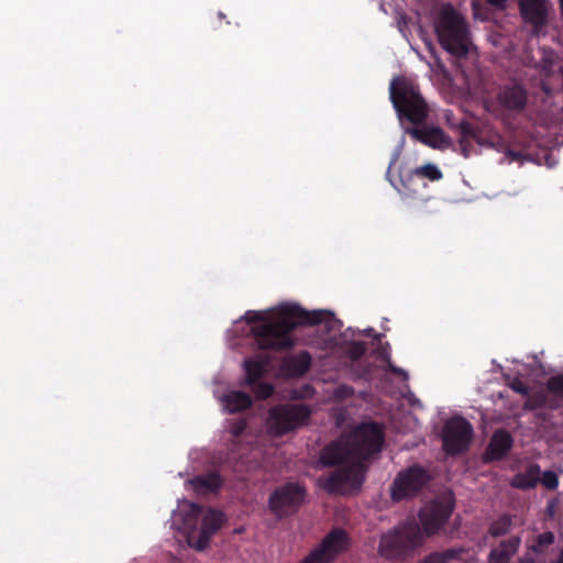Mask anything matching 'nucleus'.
I'll list each match as a JSON object with an SVG mask.
<instances>
[{"instance_id": "nucleus-7", "label": "nucleus", "mask_w": 563, "mask_h": 563, "mask_svg": "<svg viewBox=\"0 0 563 563\" xmlns=\"http://www.w3.org/2000/svg\"><path fill=\"white\" fill-rule=\"evenodd\" d=\"M311 416L305 404L277 405L269 409L266 427L271 435L282 437L303 426Z\"/></svg>"}, {"instance_id": "nucleus-10", "label": "nucleus", "mask_w": 563, "mask_h": 563, "mask_svg": "<svg viewBox=\"0 0 563 563\" xmlns=\"http://www.w3.org/2000/svg\"><path fill=\"white\" fill-rule=\"evenodd\" d=\"M563 406V374L552 375L545 382L544 388L533 390L523 408L532 411L537 409L559 410Z\"/></svg>"}, {"instance_id": "nucleus-30", "label": "nucleus", "mask_w": 563, "mask_h": 563, "mask_svg": "<svg viewBox=\"0 0 563 563\" xmlns=\"http://www.w3.org/2000/svg\"><path fill=\"white\" fill-rule=\"evenodd\" d=\"M252 387L253 393L260 399L269 398L274 394V386L269 383H263L256 380L254 384L250 385Z\"/></svg>"}, {"instance_id": "nucleus-9", "label": "nucleus", "mask_w": 563, "mask_h": 563, "mask_svg": "<svg viewBox=\"0 0 563 563\" xmlns=\"http://www.w3.org/2000/svg\"><path fill=\"white\" fill-rule=\"evenodd\" d=\"M430 481L428 472L420 465H412L399 472L395 477L390 496L395 501L411 498L418 495Z\"/></svg>"}, {"instance_id": "nucleus-29", "label": "nucleus", "mask_w": 563, "mask_h": 563, "mask_svg": "<svg viewBox=\"0 0 563 563\" xmlns=\"http://www.w3.org/2000/svg\"><path fill=\"white\" fill-rule=\"evenodd\" d=\"M554 540V533L551 531L540 533L536 539V543L531 547V550L536 553H543L544 549L551 545Z\"/></svg>"}, {"instance_id": "nucleus-11", "label": "nucleus", "mask_w": 563, "mask_h": 563, "mask_svg": "<svg viewBox=\"0 0 563 563\" xmlns=\"http://www.w3.org/2000/svg\"><path fill=\"white\" fill-rule=\"evenodd\" d=\"M349 544L347 533L341 528H334L299 563H332L340 553L349 549Z\"/></svg>"}, {"instance_id": "nucleus-14", "label": "nucleus", "mask_w": 563, "mask_h": 563, "mask_svg": "<svg viewBox=\"0 0 563 563\" xmlns=\"http://www.w3.org/2000/svg\"><path fill=\"white\" fill-rule=\"evenodd\" d=\"M518 7L523 22L531 26V35H544L552 9L551 0H518Z\"/></svg>"}, {"instance_id": "nucleus-16", "label": "nucleus", "mask_w": 563, "mask_h": 563, "mask_svg": "<svg viewBox=\"0 0 563 563\" xmlns=\"http://www.w3.org/2000/svg\"><path fill=\"white\" fill-rule=\"evenodd\" d=\"M497 102L508 114H521L528 104V90L523 84L511 81L500 87Z\"/></svg>"}, {"instance_id": "nucleus-40", "label": "nucleus", "mask_w": 563, "mask_h": 563, "mask_svg": "<svg viewBox=\"0 0 563 563\" xmlns=\"http://www.w3.org/2000/svg\"><path fill=\"white\" fill-rule=\"evenodd\" d=\"M561 15L563 16V0H559Z\"/></svg>"}, {"instance_id": "nucleus-41", "label": "nucleus", "mask_w": 563, "mask_h": 563, "mask_svg": "<svg viewBox=\"0 0 563 563\" xmlns=\"http://www.w3.org/2000/svg\"><path fill=\"white\" fill-rule=\"evenodd\" d=\"M373 331H374L373 329H368V330H366V332H365V333H366V335H372V332H373Z\"/></svg>"}, {"instance_id": "nucleus-38", "label": "nucleus", "mask_w": 563, "mask_h": 563, "mask_svg": "<svg viewBox=\"0 0 563 563\" xmlns=\"http://www.w3.org/2000/svg\"><path fill=\"white\" fill-rule=\"evenodd\" d=\"M518 563H536L533 558H521Z\"/></svg>"}, {"instance_id": "nucleus-32", "label": "nucleus", "mask_w": 563, "mask_h": 563, "mask_svg": "<svg viewBox=\"0 0 563 563\" xmlns=\"http://www.w3.org/2000/svg\"><path fill=\"white\" fill-rule=\"evenodd\" d=\"M509 387L517 394H520L526 397V400L529 399V396L532 395L533 391H530L528 385L522 382L520 378L516 377L509 384Z\"/></svg>"}, {"instance_id": "nucleus-15", "label": "nucleus", "mask_w": 563, "mask_h": 563, "mask_svg": "<svg viewBox=\"0 0 563 563\" xmlns=\"http://www.w3.org/2000/svg\"><path fill=\"white\" fill-rule=\"evenodd\" d=\"M398 161V154L394 153L386 172V178L389 180L391 186L399 192L404 198H421L423 190L427 188V183L419 177L415 169L400 170L399 183L396 184L390 178V170Z\"/></svg>"}, {"instance_id": "nucleus-2", "label": "nucleus", "mask_w": 563, "mask_h": 563, "mask_svg": "<svg viewBox=\"0 0 563 563\" xmlns=\"http://www.w3.org/2000/svg\"><path fill=\"white\" fill-rule=\"evenodd\" d=\"M251 327L255 344L260 350L286 351L294 346L291 332L301 325H323L329 333L339 332L342 322L327 310H306L299 305H283L276 316L266 319L261 311H247L244 317Z\"/></svg>"}, {"instance_id": "nucleus-33", "label": "nucleus", "mask_w": 563, "mask_h": 563, "mask_svg": "<svg viewBox=\"0 0 563 563\" xmlns=\"http://www.w3.org/2000/svg\"><path fill=\"white\" fill-rule=\"evenodd\" d=\"M366 343L362 341L352 342L349 349V353L353 360L361 358L366 353Z\"/></svg>"}, {"instance_id": "nucleus-27", "label": "nucleus", "mask_w": 563, "mask_h": 563, "mask_svg": "<svg viewBox=\"0 0 563 563\" xmlns=\"http://www.w3.org/2000/svg\"><path fill=\"white\" fill-rule=\"evenodd\" d=\"M511 526H512L511 516L508 514H505L490 523L488 532L493 537H501V536L507 534L510 531Z\"/></svg>"}, {"instance_id": "nucleus-25", "label": "nucleus", "mask_w": 563, "mask_h": 563, "mask_svg": "<svg viewBox=\"0 0 563 563\" xmlns=\"http://www.w3.org/2000/svg\"><path fill=\"white\" fill-rule=\"evenodd\" d=\"M464 551L465 550L461 547L435 551L428 554L420 563H449L452 560L459 559Z\"/></svg>"}, {"instance_id": "nucleus-6", "label": "nucleus", "mask_w": 563, "mask_h": 563, "mask_svg": "<svg viewBox=\"0 0 563 563\" xmlns=\"http://www.w3.org/2000/svg\"><path fill=\"white\" fill-rule=\"evenodd\" d=\"M423 543L420 526L407 520L384 534L379 541V553L388 560L405 558Z\"/></svg>"}, {"instance_id": "nucleus-26", "label": "nucleus", "mask_w": 563, "mask_h": 563, "mask_svg": "<svg viewBox=\"0 0 563 563\" xmlns=\"http://www.w3.org/2000/svg\"><path fill=\"white\" fill-rule=\"evenodd\" d=\"M460 132V140H473L478 144H482V131L478 125L471 123L467 120H463L457 124Z\"/></svg>"}, {"instance_id": "nucleus-39", "label": "nucleus", "mask_w": 563, "mask_h": 563, "mask_svg": "<svg viewBox=\"0 0 563 563\" xmlns=\"http://www.w3.org/2000/svg\"><path fill=\"white\" fill-rule=\"evenodd\" d=\"M551 563H563V555L560 553L559 559L556 561H553Z\"/></svg>"}, {"instance_id": "nucleus-5", "label": "nucleus", "mask_w": 563, "mask_h": 563, "mask_svg": "<svg viewBox=\"0 0 563 563\" xmlns=\"http://www.w3.org/2000/svg\"><path fill=\"white\" fill-rule=\"evenodd\" d=\"M183 512L188 544L197 551H203L211 537L221 528L223 514L216 509H208L203 514V507L195 503H189Z\"/></svg>"}, {"instance_id": "nucleus-19", "label": "nucleus", "mask_w": 563, "mask_h": 563, "mask_svg": "<svg viewBox=\"0 0 563 563\" xmlns=\"http://www.w3.org/2000/svg\"><path fill=\"white\" fill-rule=\"evenodd\" d=\"M311 367V355L307 351L289 356L284 361L283 368L290 377H301Z\"/></svg>"}, {"instance_id": "nucleus-34", "label": "nucleus", "mask_w": 563, "mask_h": 563, "mask_svg": "<svg viewBox=\"0 0 563 563\" xmlns=\"http://www.w3.org/2000/svg\"><path fill=\"white\" fill-rule=\"evenodd\" d=\"M247 428V422L245 419H238L233 421L230 426V433L234 438H239L243 434L245 429Z\"/></svg>"}, {"instance_id": "nucleus-12", "label": "nucleus", "mask_w": 563, "mask_h": 563, "mask_svg": "<svg viewBox=\"0 0 563 563\" xmlns=\"http://www.w3.org/2000/svg\"><path fill=\"white\" fill-rule=\"evenodd\" d=\"M472 438L473 427L463 417H453L443 427V449L449 455H457L466 451Z\"/></svg>"}, {"instance_id": "nucleus-31", "label": "nucleus", "mask_w": 563, "mask_h": 563, "mask_svg": "<svg viewBox=\"0 0 563 563\" xmlns=\"http://www.w3.org/2000/svg\"><path fill=\"white\" fill-rule=\"evenodd\" d=\"M539 482L549 490H555L559 487V477L553 471L543 472Z\"/></svg>"}, {"instance_id": "nucleus-23", "label": "nucleus", "mask_w": 563, "mask_h": 563, "mask_svg": "<svg viewBox=\"0 0 563 563\" xmlns=\"http://www.w3.org/2000/svg\"><path fill=\"white\" fill-rule=\"evenodd\" d=\"M222 402L230 413H235L250 408L252 398L245 391L232 390L223 396Z\"/></svg>"}, {"instance_id": "nucleus-36", "label": "nucleus", "mask_w": 563, "mask_h": 563, "mask_svg": "<svg viewBox=\"0 0 563 563\" xmlns=\"http://www.w3.org/2000/svg\"><path fill=\"white\" fill-rule=\"evenodd\" d=\"M387 368L389 372H391L393 374H395L397 376L402 377L404 379L408 378V373L405 369L394 365L390 361L387 364Z\"/></svg>"}, {"instance_id": "nucleus-42", "label": "nucleus", "mask_w": 563, "mask_h": 563, "mask_svg": "<svg viewBox=\"0 0 563 563\" xmlns=\"http://www.w3.org/2000/svg\"><path fill=\"white\" fill-rule=\"evenodd\" d=\"M218 15H219V18H220V19L225 18V15H224L222 12H219V14H218Z\"/></svg>"}, {"instance_id": "nucleus-13", "label": "nucleus", "mask_w": 563, "mask_h": 563, "mask_svg": "<svg viewBox=\"0 0 563 563\" xmlns=\"http://www.w3.org/2000/svg\"><path fill=\"white\" fill-rule=\"evenodd\" d=\"M454 504L449 499H434L419 511L422 534L431 537L446 523L452 515Z\"/></svg>"}, {"instance_id": "nucleus-37", "label": "nucleus", "mask_w": 563, "mask_h": 563, "mask_svg": "<svg viewBox=\"0 0 563 563\" xmlns=\"http://www.w3.org/2000/svg\"><path fill=\"white\" fill-rule=\"evenodd\" d=\"M490 5L497 9H504L507 0H486Z\"/></svg>"}, {"instance_id": "nucleus-18", "label": "nucleus", "mask_w": 563, "mask_h": 563, "mask_svg": "<svg viewBox=\"0 0 563 563\" xmlns=\"http://www.w3.org/2000/svg\"><path fill=\"white\" fill-rule=\"evenodd\" d=\"M512 446L514 438L510 432L505 429L496 430L487 445L485 461L493 462L504 460L511 451Z\"/></svg>"}, {"instance_id": "nucleus-35", "label": "nucleus", "mask_w": 563, "mask_h": 563, "mask_svg": "<svg viewBox=\"0 0 563 563\" xmlns=\"http://www.w3.org/2000/svg\"><path fill=\"white\" fill-rule=\"evenodd\" d=\"M473 140H460L459 139V145H460V148H461V154L467 158L471 156L474 147H473V143H472Z\"/></svg>"}, {"instance_id": "nucleus-24", "label": "nucleus", "mask_w": 563, "mask_h": 563, "mask_svg": "<svg viewBox=\"0 0 563 563\" xmlns=\"http://www.w3.org/2000/svg\"><path fill=\"white\" fill-rule=\"evenodd\" d=\"M194 489L198 493L208 494L217 492L222 485V478L217 472L198 475L190 481Z\"/></svg>"}, {"instance_id": "nucleus-3", "label": "nucleus", "mask_w": 563, "mask_h": 563, "mask_svg": "<svg viewBox=\"0 0 563 563\" xmlns=\"http://www.w3.org/2000/svg\"><path fill=\"white\" fill-rule=\"evenodd\" d=\"M434 29L439 43L448 53L457 58L468 54L471 41L466 21L451 4L442 8Z\"/></svg>"}, {"instance_id": "nucleus-8", "label": "nucleus", "mask_w": 563, "mask_h": 563, "mask_svg": "<svg viewBox=\"0 0 563 563\" xmlns=\"http://www.w3.org/2000/svg\"><path fill=\"white\" fill-rule=\"evenodd\" d=\"M306 495L305 485L298 482H288L274 489L268 499V507L275 516L284 518L297 512L303 504Z\"/></svg>"}, {"instance_id": "nucleus-17", "label": "nucleus", "mask_w": 563, "mask_h": 563, "mask_svg": "<svg viewBox=\"0 0 563 563\" xmlns=\"http://www.w3.org/2000/svg\"><path fill=\"white\" fill-rule=\"evenodd\" d=\"M407 132L415 140L434 150L444 151L454 146L452 139L439 126L411 128Z\"/></svg>"}, {"instance_id": "nucleus-22", "label": "nucleus", "mask_w": 563, "mask_h": 563, "mask_svg": "<svg viewBox=\"0 0 563 563\" xmlns=\"http://www.w3.org/2000/svg\"><path fill=\"white\" fill-rule=\"evenodd\" d=\"M268 363L269 358L266 356L246 358L243 363L245 369V385H251L260 380L267 372Z\"/></svg>"}, {"instance_id": "nucleus-4", "label": "nucleus", "mask_w": 563, "mask_h": 563, "mask_svg": "<svg viewBox=\"0 0 563 563\" xmlns=\"http://www.w3.org/2000/svg\"><path fill=\"white\" fill-rule=\"evenodd\" d=\"M390 101L399 117L412 124H421L429 115V108L419 86L406 77H396L389 86Z\"/></svg>"}, {"instance_id": "nucleus-1", "label": "nucleus", "mask_w": 563, "mask_h": 563, "mask_svg": "<svg viewBox=\"0 0 563 563\" xmlns=\"http://www.w3.org/2000/svg\"><path fill=\"white\" fill-rule=\"evenodd\" d=\"M383 444V429L375 422L362 423L347 437L332 441L320 451V463L323 466L349 464L320 477V485L330 494L358 489L366 472L364 462L380 452Z\"/></svg>"}, {"instance_id": "nucleus-20", "label": "nucleus", "mask_w": 563, "mask_h": 563, "mask_svg": "<svg viewBox=\"0 0 563 563\" xmlns=\"http://www.w3.org/2000/svg\"><path fill=\"white\" fill-rule=\"evenodd\" d=\"M521 539L518 536L503 540L498 548L490 551L489 561L492 563H509L511 556L518 551Z\"/></svg>"}, {"instance_id": "nucleus-43", "label": "nucleus", "mask_w": 563, "mask_h": 563, "mask_svg": "<svg viewBox=\"0 0 563 563\" xmlns=\"http://www.w3.org/2000/svg\"><path fill=\"white\" fill-rule=\"evenodd\" d=\"M549 512H552V505L549 506Z\"/></svg>"}, {"instance_id": "nucleus-21", "label": "nucleus", "mask_w": 563, "mask_h": 563, "mask_svg": "<svg viewBox=\"0 0 563 563\" xmlns=\"http://www.w3.org/2000/svg\"><path fill=\"white\" fill-rule=\"evenodd\" d=\"M541 468L539 464L532 463L525 472L512 477L511 486L518 489L528 490L534 488L540 481Z\"/></svg>"}, {"instance_id": "nucleus-28", "label": "nucleus", "mask_w": 563, "mask_h": 563, "mask_svg": "<svg viewBox=\"0 0 563 563\" xmlns=\"http://www.w3.org/2000/svg\"><path fill=\"white\" fill-rule=\"evenodd\" d=\"M415 170L422 180L428 179L430 181H438L443 177L441 169L432 163H427L422 166L416 167Z\"/></svg>"}]
</instances>
